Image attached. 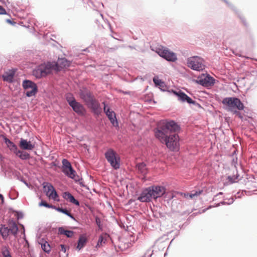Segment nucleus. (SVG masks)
<instances>
[{
	"label": "nucleus",
	"mask_w": 257,
	"mask_h": 257,
	"mask_svg": "<svg viewBox=\"0 0 257 257\" xmlns=\"http://www.w3.org/2000/svg\"><path fill=\"white\" fill-rule=\"evenodd\" d=\"M179 129V126L173 120L163 122L155 129V136L171 151H174L179 146V138L176 133Z\"/></svg>",
	"instance_id": "obj_1"
},
{
	"label": "nucleus",
	"mask_w": 257,
	"mask_h": 257,
	"mask_svg": "<svg viewBox=\"0 0 257 257\" xmlns=\"http://www.w3.org/2000/svg\"><path fill=\"white\" fill-rule=\"evenodd\" d=\"M166 193L164 187L159 185H152L144 188L137 200L142 202H149L152 199H156L162 196Z\"/></svg>",
	"instance_id": "obj_2"
},
{
	"label": "nucleus",
	"mask_w": 257,
	"mask_h": 257,
	"mask_svg": "<svg viewBox=\"0 0 257 257\" xmlns=\"http://www.w3.org/2000/svg\"><path fill=\"white\" fill-rule=\"evenodd\" d=\"M80 96L95 114L98 115L101 113V108L99 103L89 91L87 90H81Z\"/></svg>",
	"instance_id": "obj_3"
},
{
	"label": "nucleus",
	"mask_w": 257,
	"mask_h": 257,
	"mask_svg": "<svg viewBox=\"0 0 257 257\" xmlns=\"http://www.w3.org/2000/svg\"><path fill=\"white\" fill-rule=\"evenodd\" d=\"M222 103L225 106L226 109L239 116L240 113L237 110H242L244 108L243 103L236 97H225L222 100Z\"/></svg>",
	"instance_id": "obj_4"
},
{
	"label": "nucleus",
	"mask_w": 257,
	"mask_h": 257,
	"mask_svg": "<svg viewBox=\"0 0 257 257\" xmlns=\"http://www.w3.org/2000/svg\"><path fill=\"white\" fill-rule=\"evenodd\" d=\"M66 99L73 110L77 114L80 116L85 115L86 112L85 108L82 104L76 101L75 97L71 93H68L66 95Z\"/></svg>",
	"instance_id": "obj_5"
},
{
	"label": "nucleus",
	"mask_w": 257,
	"mask_h": 257,
	"mask_svg": "<svg viewBox=\"0 0 257 257\" xmlns=\"http://www.w3.org/2000/svg\"><path fill=\"white\" fill-rule=\"evenodd\" d=\"M53 71L51 62L42 64L35 68L33 71V75L37 78L47 76Z\"/></svg>",
	"instance_id": "obj_6"
},
{
	"label": "nucleus",
	"mask_w": 257,
	"mask_h": 257,
	"mask_svg": "<svg viewBox=\"0 0 257 257\" xmlns=\"http://www.w3.org/2000/svg\"><path fill=\"white\" fill-rule=\"evenodd\" d=\"M187 66L192 70L200 71L204 69L203 59L197 56L190 57L187 59Z\"/></svg>",
	"instance_id": "obj_7"
},
{
	"label": "nucleus",
	"mask_w": 257,
	"mask_h": 257,
	"mask_svg": "<svg viewBox=\"0 0 257 257\" xmlns=\"http://www.w3.org/2000/svg\"><path fill=\"white\" fill-rule=\"evenodd\" d=\"M156 52L161 57L169 62H175L177 60L176 54L168 48L162 47L157 48Z\"/></svg>",
	"instance_id": "obj_8"
},
{
	"label": "nucleus",
	"mask_w": 257,
	"mask_h": 257,
	"mask_svg": "<svg viewBox=\"0 0 257 257\" xmlns=\"http://www.w3.org/2000/svg\"><path fill=\"white\" fill-rule=\"evenodd\" d=\"M105 157L114 169H117L119 168L120 158L117 156L116 153L112 149H108L105 153Z\"/></svg>",
	"instance_id": "obj_9"
},
{
	"label": "nucleus",
	"mask_w": 257,
	"mask_h": 257,
	"mask_svg": "<svg viewBox=\"0 0 257 257\" xmlns=\"http://www.w3.org/2000/svg\"><path fill=\"white\" fill-rule=\"evenodd\" d=\"M22 86L25 90L31 89L30 91H27L26 93V96L30 97L35 96L38 91V86L37 84L33 81L25 79L23 81Z\"/></svg>",
	"instance_id": "obj_10"
},
{
	"label": "nucleus",
	"mask_w": 257,
	"mask_h": 257,
	"mask_svg": "<svg viewBox=\"0 0 257 257\" xmlns=\"http://www.w3.org/2000/svg\"><path fill=\"white\" fill-rule=\"evenodd\" d=\"M173 94L178 97L179 100L182 102H186L189 104H193L198 107H201L200 105L196 101L192 100V99L188 96L184 92L179 90L178 91L172 90Z\"/></svg>",
	"instance_id": "obj_11"
},
{
	"label": "nucleus",
	"mask_w": 257,
	"mask_h": 257,
	"mask_svg": "<svg viewBox=\"0 0 257 257\" xmlns=\"http://www.w3.org/2000/svg\"><path fill=\"white\" fill-rule=\"evenodd\" d=\"M53 70L56 72L60 71L62 69L68 67L71 64V62L65 58H58L57 61L51 62Z\"/></svg>",
	"instance_id": "obj_12"
},
{
	"label": "nucleus",
	"mask_w": 257,
	"mask_h": 257,
	"mask_svg": "<svg viewBox=\"0 0 257 257\" xmlns=\"http://www.w3.org/2000/svg\"><path fill=\"white\" fill-rule=\"evenodd\" d=\"M103 110L106 115L110 120L111 123L114 126L116 127L118 126V123L116 117L115 112L112 110L105 102H103Z\"/></svg>",
	"instance_id": "obj_13"
},
{
	"label": "nucleus",
	"mask_w": 257,
	"mask_h": 257,
	"mask_svg": "<svg viewBox=\"0 0 257 257\" xmlns=\"http://www.w3.org/2000/svg\"><path fill=\"white\" fill-rule=\"evenodd\" d=\"M215 80L212 76L207 74L203 75L202 77H198L196 82L203 86H211L214 84Z\"/></svg>",
	"instance_id": "obj_14"
},
{
	"label": "nucleus",
	"mask_w": 257,
	"mask_h": 257,
	"mask_svg": "<svg viewBox=\"0 0 257 257\" xmlns=\"http://www.w3.org/2000/svg\"><path fill=\"white\" fill-rule=\"evenodd\" d=\"M43 186L47 195H49L55 200H57L59 196L55 189L51 183L44 182L43 184Z\"/></svg>",
	"instance_id": "obj_15"
},
{
	"label": "nucleus",
	"mask_w": 257,
	"mask_h": 257,
	"mask_svg": "<svg viewBox=\"0 0 257 257\" xmlns=\"http://www.w3.org/2000/svg\"><path fill=\"white\" fill-rule=\"evenodd\" d=\"M19 147L22 150L30 151L34 148L35 145L32 144L30 141L22 138L19 142Z\"/></svg>",
	"instance_id": "obj_16"
},
{
	"label": "nucleus",
	"mask_w": 257,
	"mask_h": 257,
	"mask_svg": "<svg viewBox=\"0 0 257 257\" xmlns=\"http://www.w3.org/2000/svg\"><path fill=\"white\" fill-rule=\"evenodd\" d=\"M66 227H59L57 228L58 235H64L68 238L72 237L74 235V232L72 230H69L65 229Z\"/></svg>",
	"instance_id": "obj_17"
},
{
	"label": "nucleus",
	"mask_w": 257,
	"mask_h": 257,
	"mask_svg": "<svg viewBox=\"0 0 257 257\" xmlns=\"http://www.w3.org/2000/svg\"><path fill=\"white\" fill-rule=\"evenodd\" d=\"M63 197L65 200L69 201V202L76 205V206L80 205L79 202L76 200L70 193L68 192H65L63 194Z\"/></svg>",
	"instance_id": "obj_18"
},
{
	"label": "nucleus",
	"mask_w": 257,
	"mask_h": 257,
	"mask_svg": "<svg viewBox=\"0 0 257 257\" xmlns=\"http://www.w3.org/2000/svg\"><path fill=\"white\" fill-rule=\"evenodd\" d=\"M39 244H41V248L46 253H49L51 251V247L49 243L43 238H40L38 241Z\"/></svg>",
	"instance_id": "obj_19"
},
{
	"label": "nucleus",
	"mask_w": 257,
	"mask_h": 257,
	"mask_svg": "<svg viewBox=\"0 0 257 257\" xmlns=\"http://www.w3.org/2000/svg\"><path fill=\"white\" fill-rule=\"evenodd\" d=\"M9 225L10 226L9 229L10 232L14 236H16L18 233L19 228L16 222L13 219H10L9 221Z\"/></svg>",
	"instance_id": "obj_20"
},
{
	"label": "nucleus",
	"mask_w": 257,
	"mask_h": 257,
	"mask_svg": "<svg viewBox=\"0 0 257 257\" xmlns=\"http://www.w3.org/2000/svg\"><path fill=\"white\" fill-rule=\"evenodd\" d=\"M153 81L156 87H158L162 91H164L165 90V83L162 80L159 79L158 76H155L153 79Z\"/></svg>",
	"instance_id": "obj_21"
},
{
	"label": "nucleus",
	"mask_w": 257,
	"mask_h": 257,
	"mask_svg": "<svg viewBox=\"0 0 257 257\" xmlns=\"http://www.w3.org/2000/svg\"><path fill=\"white\" fill-rule=\"evenodd\" d=\"M9 228L6 225H0V233L3 239H6L10 233Z\"/></svg>",
	"instance_id": "obj_22"
},
{
	"label": "nucleus",
	"mask_w": 257,
	"mask_h": 257,
	"mask_svg": "<svg viewBox=\"0 0 257 257\" xmlns=\"http://www.w3.org/2000/svg\"><path fill=\"white\" fill-rule=\"evenodd\" d=\"M15 74V71H12L9 72H6L3 75L4 81L12 83L13 82L14 77Z\"/></svg>",
	"instance_id": "obj_23"
},
{
	"label": "nucleus",
	"mask_w": 257,
	"mask_h": 257,
	"mask_svg": "<svg viewBox=\"0 0 257 257\" xmlns=\"http://www.w3.org/2000/svg\"><path fill=\"white\" fill-rule=\"evenodd\" d=\"M109 237V235L106 233L101 234L99 237L96 246L100 247L105 243Z\"/></svg>",
	"instance_id": "obj_24"
},
{
	"label": "nucleus",
	"mask_w": 257,
	"mask_h": 257,
	"mask_svg": "<svg viewBox=\"0 0 257 257\" xmlns=\"http://www.w3.org/2000/svg\"><path fill=\"white\" fill-rule=\"evenodd\" d=\"M66 170L68 172V174H65L66 176L70 178L74 179L76 181H77L76 177L78 178V176L76 175V172L72 166L69 167L68 168L66 169Z\"/></svg>",
	"instance_id": "obj_25"
},
{
	"label": "nucleus",
	"mask_w": 257,
	"mask_h": 257,
	"mask_svg": "<svg viewBox=\"0 0 257 257\" xmlns=\"http://www.w3.org/2000/svg\"><path fill=\"white\" fill-rule=\"evenodd\" d=\"M137 169L139 173L143 176H145L147 173L148 170L146 168V165L144 163H140L137 164Z\"/></svg>",
	"instance_id": "obj_26"
},
{
	"label": "nucleus",
	"mask_w": 257,
	"mask_h": 257,
	"mask_svg": "<svg viewBox=\"0 0 257 257\" xmlns=\"http://www.w3.org/2000/svg\"><path fill=\"white\" fill-rule=\"evenodd\" d=\"M55 209L57 210L58 212H61L63 214H65L67 216L70 217L73 220L76 221V219L74 217V216L71 213L70 211L68 210L67 208H62V207H55Z\"/></svg>",
	"instance_id": "obj_27"
},
{
	"label": "nucleus",
	"mask_w": 257,
	"mask_h": 257,
	"mask_svg": "<svg viewBox=\"0 0 257 257\" xmlns=\"http://www.w3.org/2000/svg\"><path fill=\"white\" fill-rule=\"evenodd\" d=\"M87 238L83 235H81L78 240L77 248L78 250H80L82 248L87 242Z\"/></svg>",
	"instance_id": "obj_28"
},
{
	"label": "nucleus",
	"mask_w": 257,
	"mask_h": 257,
	"mask_svg": "<svg viewBox=\"0 0 257 257\" xmlns=\"http://www.w3.org/2000/svg\"><path fill=\"white\" fill-rule=\"evenodd\" d=\"M19 158L23 160H28L30 158V155L29 153L24 152L23 151L19 150L16 154Z\"/></svg>",
	"instance_id": "obj_29"
},
{
	"label": "nucleus",
	"mask_w": 257,
	"mask_h": 257,
	"mask_svg": "<svg viewBox=\"0 0 257 257\" xmlns=\"http://www.w3.org/2000/svg\"><path fill=\"white\" fill-rule=\"evenodd\" d=\"M62 172L64 174H68L67 171H66V169L68 168L69 167L71 166L72 165L71 163L66 159H63L62 161Z\"/></svg>",
	"instance_id": "obj_30"
},
{
	"label": "nucleus",
	"mask_w": 257,
	"mask_h": 257,
	"mask_svg": "<svg viewBox=\"0 0 257 257\" xmlns=\"http://www.w3.org/2000/svg\"><path fill=\"white\" fill-rule=\"evenodd\" d=\"M119 245V247L121 248L122 250H123L131 247L132 245V243L126 239H122V243Z\"/></svg>",
	"instance_id": "obj_31"
},
{
	"label": "nucleus",
	"mask_w": 257,
	"mask_h": 257,
	"mask_svg": "<svg viewBox=\"0 0 257 257\" xmlns=\"http://www.w3.org/2000/svg\"><path fill=\"white\" fill-rule=\"evenodd\" d=\"M1 252L3 257H12L9 247L7 246L3 247Z\"/></svg>",
	"instance_id": "obj_32"
},
{
	"label": "nucleus",
	"mask_w": 257,
	"mask_h": 257,
	"mask_svg": "<svg viewBox=\"0 0 257 257\" xmlns=\"http://www.w3.org/2000/svg\"><path fill=\"white\" fill-rule=\"evenodd\" d=\"M7 147L11 151L13 152L15 154H16L17 152L19 151L18 147L13 142Z\"/></svg>",
	"instance_id": "obj_33"
},
{
	"label": "nucleus",
	"mask_w": 257,
	"mask_h": 257,
	"mask_svg": "<svg viewBox=\"0 0 257 257\" xmlns=\"http://www.w3.org/2000/svg\"><path fill=\"white\" fill-rule=\"evenodd\" d=\"M203 193L202 190H199L198 191H193L189 195V198L192 199L194 197H197Z\"/></svg>",
	"instance_id": "obj_34"
},
{
	"label": "nucleus",
	"mask_w": 257,
	"mask_h": 257,
	"mask_svg": "<svg viewBox=\"0 0 257 257\" xmlns=\"http://www.w3.org/2000/svg\"><path fill=\"white\" fill-rule=\"evenodd\" d=\"M39 206H44V207H46L47 208H52V209H55V207H56L54 205H53L49 204L47 203L45 201H44V200H42L41 201V202L39 203Z\"/></svg>",
	"instance_id": "obj_35"
},
{
	"label": "nucleus",
	"mask_w": 257,
	"mask_h": 257,
	"mask_svg": "<svg viewBox=\"0 0 257 257\" xmlns=\"http://www.w3.org/2000/svg\"><path fill=\"white\" fill-rule=\"evenodd\" d=\"M16 217L18 220L21 219L23 217V214L21 212H16Z\"/></svg>",
	"instance_id": "obj_36"
},
{
	"label": "nucleus",
	"mask_w": 257,
	"mask_h": 257,
	"mask_svg": "<svg viewBox=\"0 0 257 257\" xmlns=\"http://www.w3.org/2000/svg\"><path fill=\"white\" fill-rule=\"evenodd\" d=\"M6 14H7L6 10L2 6H0V15Z\"/></svg>",
	"instance_id": "obj_37"
},
{
	"label": "nucleus",
	"mask_w": 257,
	"mask_h": 257,
	"mask_svg": "<svg viewBox=\"0 0 257 257\" xmlns=\"http://www.w3.org/2000/svg\"><path fill=\"white\" fill-rule=\"evenodd\" d=\"M4 140L5 144L7 145V146H8L9 145H10L13 142L6 137H5L4 138Z\"/></svg>",
	"instance_id": "obj_38"
},
{
	"label": "nucleus",
	"mask_w": 257,
	"mask_h": 257,
	"mask_svg": "<svg viewBox=\"0 0 257 257\" xmlns=\"http://www.w3.org/2000/svg\"><path fill=\"white\" fill-rule=\"evenodd\" d=\"M95 223L97 225H99L101 224V220L99 217L98 216H96L95 218Z\"/></svg>",
	"instance_id": "obj_39"
},
{
	"label": "nucleus",
	"mask_w": 257,
	"mask_h": 257,
	"mask_svg": "<svg viewBox=\"0 0 257 257\" xmlns=\"http://www.w3.org/2000/svg\"><path fill=\"white\" fill-rule=\"evenodd\" d=\"M227 179L229 180V181H230L231 183H234L235 182V180L237 179V176L236 177L235 179L233 180L232 177L228 176Z\"/></svg>",
	"instance_id": "obj_40"
},
{
	"label": "nucleus",
	"mask_w": 257,
	"mask_h": 257,
	"mask_svg": "<svg viewBox=\"0 0 257 257\" xmlns=\"http://www.w3.org/2000/svg\"><path fill=\"white\" fill-rule=\"evenodd\" d=\"M60 247L61 251L65 253L67 250L66 246L64 244H61Z\"/></svg>",
	"instance_id": "obj_41"
},
{
	"label": "nucleus",
	"mask_w": 257,
	"mask_h": 257,
	"mask_svg": "<svg viewBox=\"0 0 257 257\" xmlns=\"http://www.w3.org/2000/svg\"><path fill=\"white\" fill-rule=\"evenodd\" d=\"M228 201H229V202H227L228 203L227 204L229 205V204L233 203V202H234V199L233 198L231 197L228 199Z\"/></svg>",
	"instance_id": "obj_42"
},
{
	"label": "nucleus",
	"mask_w": 257,
	"mask_h": 257,
	"mask_svg": "<svg viewBox=\"0 0 257 257\" xmlns=\"http://www.w3.org/2000/svg\"><path fill=\"white\" fill-rule=\"evenodd\" d=\"M182 195H183L184 197L188 198H189V195H190V193H182Z\"/></svg>",
	"instance_id": "obj_43"
},
{
	"label": "nucleus",
	"mask_w": 257,
	"mask_h": 257,
	"mask_svg": "<svg viewBox=\"0 0 257 257\" xmlns=\"http://www.w3.org/2000/svg\"><path fill=\"white\" fill-rule=\"evenodd\" d=\"M6 22L8 23H9V24H11L12 25H14L15 24V22H13L12 21H11L10 19H7L6 20Z\"/></svg>",
	"instance_id": "obj_44"
},
{
	"label": "nucleus",
	"mask_w": 257,
	"mask_h": 257,
	"mask_svg": "<svg viewBox=\"0 0 257 257\" xmlns=\"http://www.w3.org/2000/svg\"><path fill=\"white\" fill-rule=\"evenodd\" d=\"M0 199L2 201V204H4V197L1 194H0Z\"/></svg>",
	"instance_id": "obj_45"
},
{
	"label": "nucleus",
	"mask_w": 257,
	"mask_h": 257,
	"mask_svg": "<svg viewBox=\"0 0 257 257\" xmlns=\"http://www.w3.org/2000/svg\"><path fill=\"white\" fill-rule=\"evenodd\" d=\"M227 202H225V201H222L220 203H218L216 206H219L220 204H222V205H226V204H227Z\"/></svg>",
	"instance_id": "obj_46"
},
{
	"label": "nucleus",
	"mask_w": 257,
	"mask_h": 257,
	"mask_svg": "<svg viewBox=\"0 0 257 257\" xmlns=\"http://www.w3.org/2000/svg\"><path fill=\"white\" fill-rule=\"evenodd\" d=\"M118 48V47L117 46H115L114 47L110 48V50H111V51H115L117 50Z\"/></svg>",
	"instance_id": "obj_47"
},
{
	"label": "nucleus",
	"mask_w": 257,
	"mask_h": 257,
	"mask_svg": "<svg viewBox=\"0 0 257 257\" xmlns=\"http://www.w3.org/2000/svg\"><path fill=\"white\" fill-rule=\"evenodd\" d=\"M97 226H98V230H100V231L102 230V224L99 225H97Z\"/></svg>",
	"instance_id": "obj_48"
},
{
	"label": "nucleus",
	"mask_w": 257,
	"mask_h": 257,
	"mask_svg": "<svg viewBox=\"0 0 257 257\" xmlns=\"http://www.w3.org/2000/svg\"><path fill=\"white\" fill-rule=\"evenodd\" d=\"M212 207V206H209L207 208L203 209V212H204L206 210H207V209H210Z\"/></svg>",
	"instance_id": "obj_49"
},
{
	"label": "nucleus",
	"mask_w": 257,
	"mask_h": 257,
	"mask_svg": "<svg viewBox=\"0 0 257 257\" xmlns=\"http://www.w3.org/2000/svg\"><path fill=\"white\" fill-rule=\"evenodd\" d=\"M223 194V193L222 192H219L218 193H217L216 194V195L215 196H217L218 195H222Z\"/></svg>",
	"instance_id": "obj_50"
},
{
	"label": "nucleus",
	"mask_w": 257,
	"mask_h": 257,
	"mask_svg": "<svg viewBox=\"0 0 257 257\" xmlns=\"http://www.w3.org/2000/svg\"><path fill=\"white\" fill-rule=\"evenodd\" d=\"M128 47L132 49H135V48L133 47V46H129Z\"/></svg>",
	"instance_id": "obj_51"
},
{
	"label": "nucleus",
	"mask_w": 257,
	"mask_h": 257,
	"mask_svg": "<svg viewBox=\"0 0 257 257\" xmlns=\"http://www.w3.org/2000/svg\"><path fill=\"white\" fill-rule=\"evenodd\" d=\"M24 183L26 185H27V186H28V183H27V182H26V181H24Z\"/></svg>",
	"instance_id": "obj_52"
},
{
	"label": "nucleus",
	"mask_w": 257,
	"mask_h": 257,
	"mask_svg": "<svg viewBox=\"0 0 257 257\" xmlns=\"http://www.w3.org/2000/svg\"><path fill=\"white\" fill-rule=\"evenodd\" d=\"M22 227H23V229H24V225H22ZM24 234L25 235V230H24Z\"/></svg>",
	"instance_id": "obj_53"
},
{
	"label": "nucleus",
	"mask_w": 257,
	"mask_h": 257,
	"mask_svg": "<svg viewBox=\"0 0 257 257\" xmlns=\"http://www.w3.org/2000/svg\"><path fill=\"white\" fill-rule=\"evenodd\" d=\"M26 240V242L27 243H28V240Z\"/></svg>",
	"instance_id": "obj_54"
},
{
	"label": "nucleus",
	"mask_w": 257,
	"mask_h": 257,
	"mask_svg": "<svg viewBox=\"0 0 257 257\" xmlns=\"http://www.w3.org/2000/svg\"><path fill=\"white\" fill-rule=\"evenodd\" d=\"M256 61H257V59H255Z\"/></svg>",
	"instance_id": "obj_55"
}]
</instances>
